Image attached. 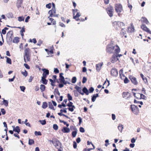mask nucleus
<instances>
[{"label":"nucleus","instance_id":"nucleus-45","mask_svg":"<svg viewBox=\"0 0 151 151\" xmlns=\"http://www.w3.org/2000/svg\"><path fill=\"white\" fill-rule=\"evenodd\" d=\"M140 99H144L146 100L147 99V97L144 95L143 94H140Z\"/></svg>","mask_w":151,"mask_h":151},{"label":"nucleus","instance_id":"nucleus-64","mask_svg":"<svg viewBox=\"0 0 151 151\" xmlns=\"http://www.w3.org/2000/svg\"><path fill=\"white\" fill-rule=\"evenodd\" d=\"M59 24V25L62 27H65V25L63 23L60 22Z\"/></svg>","mask_w":151,"mask_h":151},{"label":"nucleus","instance_id":"nucleus-46","mask_svg":"<svg viewBox=\"0 0 151 151\" xmlns=\"http://www.w3.org/2000/svg\"><path fill=\"white\" fill-rule=\"evenodd\" d=\"M53 129L55 130H57L58 129V126L56 124H54L53 126Z\"/></svg>","mask_w":151,"mask_h":151},{"label":"nucleus","instance_id":"nucleus-6","mask_svg":"<svg viewBox=\"0 0 151 151\" xmlns=\"http://www.w3.org/2000/svg\"><path fill=\"white\" fill-rule=\"evenodd\" d=\"M56 9H51V10L49 11L48 12V14L50 15L48 17V18H50V17H53V15H54L55 14H56Z\"/></svg>","mask_w":151,"mask_h":151},{"label":"nucleus","instance_id":"nucleus-32","mask_svg":"<svg viewBox=\"0 0 151 151\" xmlns=\"http://www.w3.org/2000/svg\"><path fill=\"white\" fill-rule=\"evenodd\" d=\"M8 28L5 27L4 29H3L2 30V33L4 35L6 33V30H8Z\"/></svg>","mask_w":151,"mask_h":151},{"label":"nucleus","instance_id":"nucleus-3","mask_svg":"<svg viewBox=\"0 0 151 151\" xmlns=\"http://www.w3.org/2000/svg\"><path fill=\"white\" fill-rule=\"evenodd\" d=\"M113 24L114 27L117 30L124 25L123 22H115L113 23Z\"/></svg>","mask_w":151,"mask_h":151},{"label":"nucleus","instance_id":"nucleus-4","mask_svg":"<svg viewBox=\"0 0 151 151\" xmlns=\"http://www.w3.org/2000/svg\"><path fill=\"white\" fill-rule=\"evenodd\" d=\"M115 10L118 14L120 13L122 10L121 5L119 4H116L115 6Z\"/></svg>","mask_w":151,"mask_h":151},{"label":"nucleus","instance_id":"nucleus-35","mask_svg":"<svg viewBox=\"0 0 151 151\" xmlns=\"http://www.w3.org/2000/svg\"><path fill=\"white\" fill-rule=\"evenodd\" d=\"M113 11H107V12L110 17H112L113 15Z\"/></svg>","mask_w":151,"mask_h":151},{"label":"nucleus","instance_id":"nucleus-62","mask_svg":"<svg viewBox=\"0 0 151 151\" xmlns=\"http://www.w3.org/2000/svg\"><path fill=\"white\" fill-rule=\"evenodd\" d=\"M24 66L27 69H29L30 67L26 63H24Z\"/></svg>","mask_w":151,"mask_h":151},{"label":"nucleus","instance_id":"nucleus-16","mask_svg":"<svg viewBox=\"0 0 151 151\" xmlns=\"http://www.w3.org/2000/svg\"><path fill=\"white\" fill-rule=\"evenodd\" d=\"M102 65L103 63H100L99 64L96 65V69L97 71H99L100 70Z\"/></svg>","mask_w":151,"mask_h":151},{"label":"nucleus","instance_id":"nucleus-49","mask_svg":"<svg viewBox=\"0 0 151 151\" xmlns=\"http://www.w3.org/2000/svg\"><path fill=\"white\" fill-rule=\"evenodd\" d=\"M96 98L97 97L95 96V95L94 94L93 95V96L91 98V100L93 102H94L95 101Z\"/></svg>","mask_w":151,"mask_h":151},{"label":"nucleus","instance_id":"nucleus-55","mask_svg":"<svg viewBox=\"0 0 151 151\" xmlns=\"http://www.w3.org/2000/svg\"><path fill=\"white\" fill-rule=\"evenodd\" d=\"M105 142L106 143L105 144V145L107 147L108 145L109 144V140L108 139H106L105 141Z\"/></svg>","mask_w":151,"mask_h":151},{"label":"nucleus","instance_id":"nucleus-15","mask_svg":"<svg viewBox=\"0 0 151 151\" xmlns=\"http://www.w3.org/2000/svg\"><path fill=\"white\" fill-rule=\"evenodd\" d=\"M141 21L142 23H145L147 24H148L149 23V22L147 19L145 17H142L141 19Z\"/></svg>","mask_w":151,"mask_h":151},{"label":"nucleus","instance_id":"nucleus-14","mask_svg":"<svg viewBox=\"0 0 151 151\" xmlns=\"http://www.w3.org/2000/svg\"><path fill=\"white\" fill-rule=\"evenodd\" d=\"M53 145L55 147H56L57 146H60L61 144L58 140L56 139L54 141Z\"/></svg>","mask_w":151,"mask_h":151},{"label":"nucleus","instance_id":"nucleus-40","mask_svg":"<svg viewBox=\"0 0 151 151\" xmlns=\"http://www.w3.org/2000/svg\"><path fill=\"white\" fill-rule=\"evenodd\" d=\"M107 11H114V9L113 7L110 6H109V7H108L107 9H106Z\"/></svg>","mask_w":151,"mask_h":151},{"label":"nucleus","instance_id":"nucleus-22","mask_svg":"<svg viewBox=\"0 0 151 151\" xmlns=\"http://www.w3.org/2000/svg\"><path fill=\"white\" fill-rule=\"evenodd\" d=\"M30 49L29 48H27L24 50V55H31L30 53Z\"/></svg>","mask_w":151,"mask_h":151},{"label":"nucleus","instance_id":"nucleus-43","mask_svg":"<svg viewBox=\"0 0 151 151\" xmlns=\"http://www.w3.org/2000/svg\"><path fill=\"white\" fill-rule=\"evenodd\" d=\"M67 97L69 101H71L72 100V97L69 93L67 94Z\"/></svg>","mask_w":151,"mask_h":151},{"label":"nucleus","instance_id":"nucleus-2","mask_svg":"<svg viewBox=\"0 0 151 151\" xmlns=\"http://www.w3.org/2000/svg\"><path fill=\"white\" fill-rule=\"evenodd\" d=\"M131 109L133 112L136 115H137L139 112V109L137 106L135 105H131Z\"/></svg>","mask_w":151,"mask_h":151},{"label":"nucleus","instance_id":"nucleus-57","mask_svg":"<svg viewBox=\"0 0 151 151\" xmlns=\"http://www.w3.org/2000/svg\"><path fill=\"white\" fill-rule=\"evenodd\" d=\"M54 71L55 73H59V70L57 68H54Z\"/></svg>","mask_w":151,"mask_h":151},{"label":"nucleus","instance_id":"nucleus-44","mask_svg":"<svg viewBox=\"0 0 151 151\" xmlns=\"http://www.w3.org/2000/svg\"><path fill=\"white\" fill-rule=\"evenodd\" d=\"M39 122H40L42 125H44L46 124V121L44 120H39Z\"/></svg>","mask_w":151,"mask_h":151},{"label":"nucleus","instance_id":"nucleus-53","mask_svg":"<svg viewBox=\"0 0 151 151\" xmlns=\"http://www.w3.org/2000/svg\"><path fill=\"white\" fill-rule=\"evenodd\" d=\"M87 81V78L85 77H83V80H82V83H84L86 82Z\"/></svg>","mask_w":151,"mask_h":151},{"label":"nucleus","instance_id":"nucleus-17","mask_svg":"<svg viewBox=\"0 0 151 151\" xmlns=\"http://www.w3.org/2000/svg\"><path fill=\"white\" fill-rule=\"evenodd\" d=\"M62 131L64 133H69L70 132V129L68 128L64 127L62 129Z\"/></svg>","mask_w":151,"mask_h":151},{"label":"nucleus","instance_id":"nucleus-9","mask_svg":"<svg viewBox=\"0 0 151 151\" xmlns=\"http://www.w3.org/2000/svg\"><path fill=\"white\" fill-rule=\"evenodd\" d=\"M31 55H24V59L25 62L27 63L30 61V58Z\"/></svg>","mask_w":151,"mask_h":151},{"label":"nucleus","instance_id":"nucleus-50","mask_svg":"<svg viewBox=\"0 0 151 151\" xmlns=\"http://www.w3.org/2000/svg\"><path fill=\"white\" fill-rule=\"evenodd\" d=\"M75 108V107L74 106V107H69L68 108L69 110L71 112H73L74 111V109Z\"/></svg>","mask_w":151,"mask_h":151},{"label":"nucleus","instance_id":"nucleus-1","mask_svg":"<svg viewBox=\"0 0 151 151\" xmlns=\"http://www.w3.org/2000/svg\"><path fill=\"white\" fill-rule=\"evenodd\" d=\"M106 51L109 53H113L117 54L120 52V49L117 45H114L113 44L111 43L107 46Z\"/></svg>","mask_w":151,"mask_h":151},{"label":"nucleus","instance_id":"nucleus-51","mask_svg":"<svg viewBox=\"0 0 151 151\" xmlns=\"http://www.w3.org/2000/svg\"><path fill=\"white\" fill-rule=\"evenodd\" d=\"M49 20L51 21L52 23L53 24H56V21H54V19H53L50 18H50H49Z\"/></svg>","mask_w":151,"mask_h":151},{"label":"nucleus","instance_id":"nucleus-33","mask_svg":"<svg viewBox=\"0 0 151 151\" xmlns=\"http://www.w3.org/2000/svg\"><path fill=\"white\" fill-rule=\"evenodd\" d=\"M41 80L42 81V83L43 84L45 85L47 84V80L46 79L42 78Z\"/></svg>","mask_w":151,"mask_h":151},{"label":"nucleus","instance_id":"nucleus-38","mask_svg":"<svg viewBox=\"0 0 151 151\" xmlns=\"http://www.w3.org/2000/svg\"><path fill=\"white\" fill-rule=\"evenodd\" d=\"M74 15H73V19H76V18H78L79 17H80L81 16V14H79V13L77 12L76 16H74Z\"/></svg>","mask_w":151,"mask_h":151},{"label":"nucleus","instance_id":"nucleus-42","mask_svg":"<svg viewBox=\"0 0 151 151\" xmlns=\"http://www.w3.org/2000/svg\"><path fill=\"white\" fill-rule=\"evenodd\" d=\"M77 79L76 77H73L72 79V82L73 83H75Z\"/></svg>","mask_w":151,"mask_h":151},{"label":"nucleus","instance_id":"nucleus-20","mask_svg":"<svg viewBox=\"0 0 151 151\" xmlns=\"http://www.w3.org/2000/svg\"><path fill=\"white\" fill-rule=\"evenodd\" d=\"M118 128L119 131L121 133L122 132V130L124 128L123 125L122 124H120L119 125Z\"/></svg>","mask_w":151,"mask_h":151},{"label":"nucleus","instance_id":"nucleus-31","mask_svg":"<svg viewBox=\"0 0 151 151\" xmlns=\"http://www.w3.org/2000/svg\"><path fill=\"white\" fill-rule=\"evenodd\" d=\"M5 58H6V62L7 63H9L10 64H11L12 61H11V59L9 58L6 56L5 57Z\"/></svg>","mask_w":151,"mask_h":151},{"label":"nucleus","instance_id":"nucleus-56","mask_svg":"<svg viewBox=\"0 0 151 151\" xmlns=\"http://www.w3.org/2000/svg\"><path fill=\"white\" fill-rule=\"evenodd\" d=\"M94 90V89L93 87H91L89 89V92L90 93H91L93 92Z\"/></svg>","mask_w":151,"mask_h":151},{"label":"nucleus","instance_id":"nucleus-52","mask_svg":"<svg viewBox=\"0 0 151 151\" xmlns=\"http://www.w3.org/2000/svg\"><path fill=\"white\" fill-rule=\"evenodd\" d=\"M35 135H41V134L40 132H37V131H35Z\"/></svg>","mask_w":151,"mask_h":151},{"label":"nucleus","instance_id":"nucleus-23","mask_svg":"<svg viewBox=\"0 0 151 151\" xmlns=\"http://www.w3.org/2000/svg\"><path fill=\"white\" fill-rule=\"evenodd\" d=\"M140 76L146 83H147V79L145 77H144V76L142 74H140Z\"/></svg>","mask_w":151,"mask_h":151},{"label":"nucleus","instance_id":"nucleus-13","mask_svg":"<svg viewBox=\"0 0 151 151\" xmlns=\"http://www.w3.org/2000/svg\"><path fill=\"white\" fill-rule=\"evenodd\" d=\"M23 1V0H17V6L18 9L21 7V4Z\"/></svg>","mask_w":151,"mask_h":151},{"label":"nucleus","instance_id":"nucleus-12","mask_svg":"<svg viewBox=\"0 0 151 151\" xmlns=\"http://www.w3.org/2000/svg\"><path fill=\"white\" fill-rule=\"evenodd\" d=\"M134 26L132 24L131 25L130 27H129L128 28V32L130 33H132L134 32Z\"/></svg>","mask_w":151,"mask_h":151},{"label":"nucleus","instance_id":"nucleus-60","mask_svg":"<svg viewBox=\"0 0 151 151\" xmlns=\"http://www.w3.org/2000/svg\"><path fill=\"white\" fill-rule=\"evenodd\" d=\"M20 88L21 91H23V92L24 91V90H25V88L24 86H20Z\"/></svg>","mask_w":151,"mask_h":151},{"label":"nucleus","instance_id":"nucleus-48","mask_svg":"<svg viewBox=\"0 0 151 151\" xmlns=\"http://www.w3.org/2000/svg\"><path fill=\"white\" fill-rule=\"evenodd\" d=\"M29 41L30 42H33L34 44H35L37 42V41L35 38H33L32 40L30 39Z\"/></svg>","mask_w":151,"mask_h":151},{"label":"nucleus","instance_id":"nucleus-61","mask_svg":"<svg viewBox=\"0 0 151 151\" xmlns=\"http://www.w3.org/2000/svg\"><path fill=\"white\" fill-rule=\"evenodd\" d=\"M129 81V80L128 79L127 77H125L124 80V83H128Z\"/></svg>","mask_w":151,"mask_h":151},{"label":"nucleus","instance_id":"nucleus-25","mask_svg":"<svg viewBox=\"0 0 151 151\" xmlns=\"http://www.w3.org/2000/svg\"><path fill=\"white\" fill-rule=\"evenodd\" d=\"M48 107L50 109L55 110L54 107H53L52 103L51 102H49L48 104Z\"/></svg>","mask_w":151,"mask_h":151},{"label":"nucleus","instance_id":"nucleus-18","mask_svg":"<svg viewBox=\"0 0 151 151\" xmlns=\"http://www.w3.org/2000/svg\"><path fill=\"white\" fill-rule=\"evenodd\" d=\"M13 34V31H10L7 33L6 34L7 37H9L11 40L12 39V36Z\"/></svg>","mask_w":151,"mask_h":151},{"label":"nucleus","instance_id":"nucleus-59","mask_svg":"<svg viewBox=\"0 0 151 151\" xmlns=\"http://www.w3.org/2000/svg\"><path fill=\"white\" fill-rule=\"evenodd\" d=\"M46 7L48 9H50L51 7V4L50 3H49L46 5Z\"/></svg>","mask_w":151,"mask_h":151},{"label":"nucleus","instance_id":"nucleus-39","mask_svg":"<svg viewBox=\"0 0 151 151\" xmlns=\"http://www.w3.org/2000/svg\"><path fill=\"white\" fill-rule=\"evenodd\" d=\"M24 17L22 16L19 17L18 18V20L19 22L24 21Z\"/></svg>","mask_w":151,"mask_h":151},{"label":"nucleus","instance_id":"nucleus-7","mask_svg":"<svg viewBox=\"0 0 151 151\" xmlns=\"http://www.w3.org/2000/svg\"><path fill=\"white\" fill-rule=\"evenodd\" d=\"M111 74L113 76H117L118 74L117 70L115 68L112 69L111 71Z\"/></svg>","mask_w":151,"mask_h":151},{"label":"nucleus","instance_id":"nucleus-27","mask_svg":"<svg viewBox=\"0 0 151 151\" xmlns=\"http://www.w3.org/2000/svg\"><path fill=\"white\" fill-rule=\"evenodd\" d=\"M3 100V104L6 107L8 106V101L7 100H5L4 99H2Z\"/></svg>","mask_w":151,"mask_h":151},{"label":"nucleus","instance_id":"nucleus-10","mask_svg":"<svg viewBox=\"0 0 151 151\" xmlns=\"http://www.w3.org/2000/svg\"><path fill=\"white\" fill-rule=\"evenodd\" d=\"M129 78L133 84L134 85H137V82L135 78L133 76H131Z\"/></svg>","mask_w":151,"mask_h":151},{"label":"nucleus","instance_id":"nucleus-19","mask_svg":"<svg viewBox=\"0 0 151 151\" xmlns=\"http://www.w3.org/2000/svg\"><path fill=\"white\" fill-rule=\"evenodd\" d=\"M13 131L17 132L18 134L20 132V130L19 128V126H16L15 128H14L13 129Z\"/></svg>","mask_w":151,"mask_h":151},{"label":"nucleus","instance_id":"nucleus-63","mask_svg":"<svg viewBox=\"0 0 151 151\" xmlns=\"http://www.w3.org/2000/svg\"><path fill=\"white\" fill-rule=\"evenodd\" d=\"M73 147L74 148H76L77 147V143L76 142L74 141L73 142Z\"/></svg>","mask_w":151,"mask_h":151},{"label":"nucleus","instance_id":"nucleus-47","mask_svg":"<svg viewBox=\"0 0 151 151\" xmlns=\"http://www.w3.org/2000/svg\"><path fill=\"white\" fill-rule=\"evenodd\" d=\"M34 143V141L32 139H29V144L30 145H32Z\"/></svg>","mask_w":151,"mask_h":151},{"label":"nucleus","instance_id":"nucleus-58","mask_svg":"<svg viewBox=\"0 0 151 151\" xmlns=\"http://www.w3.org/2000/svg\"><path fill=\"white\" fill-rule=\"evenodd\" d=\"M80 131L81 132H85L84 129L82 127H80Z\"/></svg>","mask_w":151,"mask_h":151},{"label":"nucleus","instance_id":"nucleus-29","mask_svg":"<svg viewBox=\"0 0 151 151\" xmlns=\"http://www.w3.org/2000/svg\"><path fill=\"white\" fill-rule=\"evenodd\" d=\"M75 88L76 89L79 93H81V92H82L81 88L79 86H76L75 87Z\"/></svg>","mask_w":151,"mask_h":151},{"label":"nucleus","instance_id":"nucleus-8","mask_svg":"<svg viewBox=\"0 0 151 151\" xmlns=\"http://www.w3.org/2000/svg\"><path fill=\"white\" fill-rule=\"evenodd\" d=\"M141 27L143 30L148 33L150 31L149 29L144 24H142L141 26Z\"/></svg>","mask_w":151,"mask_h":151},{"label":"nucleus","instance_id":"nucleus-30","mask_svg":"<svg viewBox=\"0 0 151 151\" xmlns=\"http://www.w3.org/2000/svg\"><path fill=\"white\" fill-rule=\"evenodd\" d=\"M47 107V104L46 102H43L42 106V107L43 109H45Z\"/></svg>","mask_w":151,"mask_h":151},{"label":"nucleus","instance_id":"nucleus-5","mask_svg":"<svg viewBox=\"0 0 151 151\" xmlns=\"http://www.w3.org/2000/svg\"><path fill=\"white\" fill-rule=\"evenodd\" d=\"M119 60L117 56V54L114 53L111 59V62L112 63H114L116 62Z\"/></svg>","mask_w":151,"mask_h":151},{"label":"nucleus","instance_id":"nucleus-11","mask_svg":"<svg viewBox=\"0 0 151 151\" xmlns=\"http://www.w3.org/2000/svg\"><path fill=\"white\" fill-rule=\"evenodd\" d=\"M130 94L128 92H123L122 93V96L124 98L128 99V98L130 97Z\"/></svg>","mask_w":151,"mask_h":151},{"label":"nucleus","instance_id":"nucleus-24","mask_svg":"<svg viewBox=\"0 0 151 151\" xmlns=\"http://www.w3.org/2000/svg\"><path fill=\"white\" fill-rule=\"evenodd\" d=\"M42 71L43 72V73H44L45 75L47 76L49 74V71L47 69L45 68L42 69Z\"/></svg>","mask_w":151,"mask_h":151},{"label":"nucleus","instance_id":"nucleus-28","mask_svg":"<svg viewBox=\"0 0 151 151\" xmlns=\"http://www.w3.org/2000/svg\"><path fill=\"white\" fill-rule=\"evenodd\" d=\"M19 42V39L18 37H16L13 40V42L14 43H17Z\"/></svg>","mask_w":151,"mask_h":151},{"label":"nucleus","instance_id":"nucleus-41","mask_svg":"<svg viewBox=\"0 0 151 151\" xmlns=\"http://www.w3.org/2000/svg\"><path fill=\"white\" fill-rule=\"evenodd\" d=\"M73 103L71 102L70 101L69 103L67 104V106L69 107H74V106L73 105Z\"/></svg>","mask_w":151,"mask_h":151},{"label":"nucleus","instance_id":"nucleus-37","mask_svg":"<svg viewBox=\"0 0 151 151\" xmlns=\"http://www.w3.org/2000/svg\"><path fill=\"white\" fill-rule=\"evenodd\" d=\"M59 80L60 83H64L65 81L64 77H62V78H60Z\"/></svg>","mask_w":151,"mask_h":151},{"label":"nucleus","instance_id":"nucleus-54","mask_svg":"<svg viewBox=\"0 0 151 151\" xmlns=\"http://www.w3.org/2000/svg\"><path fill=\"white\" fill-rule=\"evenodd\" d=\"M125 32V30L123 29H122L121 30L120 34L122 35H124Z\"/></svg>","mask_w":151,"mask_h":151},{"label":"nucleus","instance_id":"nucleus-21","mask_svg":"<svg viewBox=\"0 0 151 151\" xmlns=\"http://www.w3.org/2000/svg\"><path fill=\"white\" fill-rule=\"evenodd\" d=\"M82 91L83 92L85 93L86 95H88L89 92L88 90L86 87H84L83 88Z\"/></svg>","mask_w":151,"mask_h":151},{"label":"nucleus","instance_id":"nucleus-36","mask_svg":"<svg viewBox=\"0 0 151 151\" xmlns=\"http://www.w3.org/2000/svg\"><path fill=\"white\" fill-rule=\"evenodd\" d=\"M77 133V129H76V130L75 131H73L72 133V136L73 137H75L76 136Z\"/></svg>","mask_w":151,"mask_h":151},{"label":"nucleus","instance_id":"nucleus-34","mask_svg":"<svg viewBox=\"0 0 151 151\" xmlns=\"http://www.w3.org/2000/svg\"><path fill=\"white\" fill-rule=\"evenodd\" d=\"M21 73L25 77L27 76L28 75V73L25 70H24V72L22 71L21 72Z\"/></svg>","mask_w":151,"mask_h":151},{"label":"nucleus","instance_id":"nucleus-26","mask_svg":"<svg viewBox=\"0 0 151 151\" xmlns=\"http://www.w3.org/2000/svg\"><path fill=\"white\" fill-rule=\"evenodd\" d=\"M45 86L43 84H41L40 86V89L42 92L44 91L45 90Z\"/></svg>","mask_w":151,"mask_h":151}]
</instances>
